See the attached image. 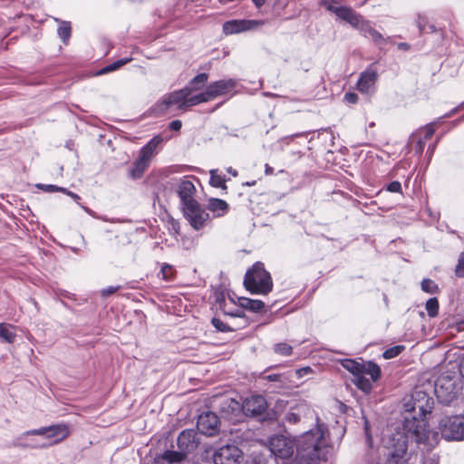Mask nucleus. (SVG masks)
I'll list each match as a JSON object with an SVG mask.
<instances>
[{
	"instance_id": "1",
	"label": "nucleus",
	"mask_w": 464,
	"mask_h": 464,
	"mask_svg": "<svg viewBox=\"0 0 464 464\" xmlns=\"http://www.w3.org/2000/svg\"><path fill=\"white\" fill-rule=\"evenodd\" d=\"M412 404L407 408V411L418 414L411 418L405 417L401 429L396 431L392 437V451L389 453L390 464H401L406 460L409 440L417 444H423L427 448H433L439 442V434L427 428L424 417L433 409V399L422 391H416L411 396ZM409 405L406 404V407Z\"/></svg>"
},
{
	"instance_id": "2",
	"label": "nucleus",
	"mask_w": 464,
	"mask_h": 464,
	"mask_svg": "<svg viewBox=\"0 0 464 464\" xmlns=\"http://www.w3.org/2000/svg\"><path fill=\"white\" fill-rule=\"evenodd\" d=\"M324 435L321 426L304 432L297 440L276 435L270 439L269 450L276 458L286 459L293 456L295 449L297 464H316L325 444Z\"/></svg>"
},
{
	"instance_id": "3",
	"label": "nucleus",
	"mask_w": 464,
	"mask_h": 464,
	"mask_svg": "<svg viewBox=\"0 0 464 464\" xmlns=\"http://www.w3.org/2000/svg\"><path fill=\"white\" fill-rule=\"evenodd\" d=\"M321 5L327 11L334 14L340 19L350 24L353 28L357 29L362 35L368 37V34L372 29L370 21L365 20L351 7L339 5L336 0H322Z\"/></svg>"
},
{
	"instance_id": "4",
	"label": "nucleus",
	"mask_w": 464,
	"mask_h": 464,
	"mask_svg": "<svg viewBox=\"0 0 464 464\" xmlns=\"http://www.w3.org/2000/svg\"><path fill=\"white\" fill-rule=\"evenodd\" d=\"M244 285L247 291L256 295H267L273 289L272 277L261 262L255 263L245 275Z\"/></svg>"
},
{
	"instance_id": "5",
	"label": "nucleus",
	"mask_w": 464,
	"mask_h": 464,
	"mask_svg": "<svg viewBox=\"0 0 464 464\" xmlns=\"http://www.w3.org/2000/svg\"><path fill=\"white\" fill-rule=\"evenodd\" d=\"M164 141L161 135L154 136L145 146H143L139 153L138 159L133 163L130 169V176L133 179L140 178L145 170L149 168L151 159L157 154V149Z\"/></svg>"
},
{
	"instance_id": "6",
	"label": "nucleus",
	"mask_w": 464,
	"mask_h": 464,
	"mask_svg": "<svg viewBox=\"0 0 464 464\" xmlns=\"http://www.w3.org/2000/svg\"><path fill=\"white\" fill-rule=\"evenodd\" d=\"M441 436L447 440H464V417L450 416L440 420L439 425Z\"/></svg>"
},
{
	"instance_id": "7",
	"label": "nucleus",
	"mask_w": 464,
	"mask_h": 464,
	"mask_svg": "<svg viewBox=\"0 0 464 464\" xmlns=\"http://www.w3.org/2000/svg\"><path fill=\"white\" fill-rule=\"evenodd\" d=\"M31 433H38V436H42L45 440L44 443H48L51 447L65 440L70 434V429L67 424L59 423L31 430Z\"/></svg>"
},
{
	"instance_id": "8",
	"label": "nucleus",
	"mask_w": 464,
	"mask_h": 464,
	"mask_svg": "<svg viewBox=\"0 0 464 464\" xmlns=\"http://www.w3.org/2000/svg\"><path fill=\"white\" fill-rule=\"evenodd\" d=\"M341 364L344 369L350 372L354 378L362 373H367L373 382H376L381 376L380 367L372 362H360L356 360L344 359L342 360Z\"/></svg>"
},
{
	"instance_id": "9",
	"label": "nucleus",
	"mask_w": 464,
	"mask_h": 464,
	"mask_svg": "<svg viewBox=\"0 0 464 464\" xmlns=\"http://www.w3.org/2000/svg\"><path fill=\"white\" fill-rule=\"evenodd\" d=\"M185 218L196 230L203 228L209 218L208 213L201 208L198 202L182 208Z\"/></svg>"
},
{
	"instance_id": "10",
	"label": "nucleus",
	"mask_w": 464,
	"mask_h": 464,
	"mask_svg": "<svg viewBox=\"0 0 464 464\" xmlns=\"http://www.w3.org/2000/svg\"><path fill=\"white\" fill-rule=\"evenodd\" d=\"M242 457V451L235 445H226L219 448L213 455L215 464H237Z\"/></svg>"
},
{
	"instance_id": "11",
	"label": "nucleus",
	"mask_w": 464,
	"mask_h": 464,
	"mask_svg": "<svg viewBox=\"0 0 464 464\" xmlns=\"http://www.w3.org/2000/svg\"><path fill=\"white\" fill-rule=\"evenodd\" d=\"M218 427L219 420L216 413L207 411L198 416L197 428L201 433L213 436L218 432Z\"/></svg>"
},
{
	"instance_id": "12",
	"label": "nucleus",
	"mask_w": 464,
	"mask_h": 464,
	"mask_svg": "<svg viewBox=\"0 0 464 464\" xmlns=\"http://www.w3.org/2000/svg\"><path fill=\"white\" fill-rule=\"evenodd\" d=\"M191 88L185 87L179 91L165 95L160 103V111H166L169 107L176 105L179 110H185L186 95H190Z\"/></svg>"
},
{
	"instance_id": "13",
	"label": "nucleus",
	"mask_w": 464,
	"mask_h": 464,
	"mask_svg": "<svg viewBox=\"0 0 464 464\" xmlns=\"http://www.w3.org/2000/svg\"><path fill=\"white\" fill-rule=\"evenodd\" d=\"M177 442L179 450H182L185 452V454L188 455L198 448L199 444V439L195 430L188 429L180 432Z\"/></svg>"
},
{
	"instance_id": "14",
	"label": "nucleus",
	"mask_w": 464,
	"mask_h": 464,
	"mask_svg": "<svg viewBox=\"0 0 464 464\" xmlns=\"http://www.w3.org/2000/svg\"><path fill=\"white\" fill-rule=\"evenodd\" d=\"M243 414L246 416H258L266 410V401L261 395L246 398L242 402Z\"/></svg>"
},
{
	"instance_id": "15",
	"label": "nucleus",
	"mask_w": 464,
	"mask_h": 464,
	"mask_svg": "<svg viewBox=\"0 0 464 464\" xmlns=\"http://www.w3.org/2000/svg\"><path fill=\"white\" fill-rule=\"evenodd\" d=\"M38 436V433H31L27 430L17 436L12 442V445L20 449H45L49 447L48 443H44L40 440L34 438Z\"/></svg>"
},
{
	"instance_id": "16",
	"label": "nucleus",
	"mask_w": 464,
	"mask_h": 464,
	"mask_svg": "<svg viewBox=\"0 0 464 464\" xmlns=\"http://www.w3.org/2000/svg\"><path fill=\"white\" fill-rule=\"evenodd\" d=\"M220 411L225 418L234 422L239 421L243 415L242 403L231 398L221 401Z\"/></svg>"
},
{
	"instance_id": "17",
	"label": "nucleus",
	"mask_w": 464,
	"mask_h": 464,
	"mask_svg": "<svg viewBox=\"0 0 464 464\" xmlns=\"http://www.w3.org/2000/svg\"><path fill=\"white\" fill-rule=\"evenodd\" d=\"M378 79L376 69L371 65L365 71L361 72L357 82V89L362 93H370L374 90L375 82Z\"/></svg>"
},
{
	"instance_id": "18",
	"label": "nucleus",
	"mask_w": 464,
	"mask_h": 464,
	"mask_svg": "<svg viewBox=\"0 0 464 464\" xmlns=\"http://www.w3.org/2000/svg\"><path fill=\"white\" fill-rule=\"evenodd\" d=\"M177 191L180 198L182 208L198 202L194 198L196 188L190 179H181L178 185Z\"/></svg>"
},
{
	"instance_id": "19",
	"label": "nucleus",
	"mask_w": 464,
	"mask_h": 464,
	"mask_svg": "<svg viewBox=\"0 0 464 464\" xmlns=\"http://www.w3.org/2000/svg\"><path fill=\"white\" fill-rule=\"evenodd\" d=\"M236 86L237 81L235 79H223L210 83L207 88V92L210 101H212L218 96L230 92Z\"/></svg>"
},
{
	"instance_id": "20",
	"label": "nucleus",
	"mask_w": 464,
	"mask_h": 464,
	"mask_svg": "<svg viewBox=\"0 0 464 464\" xmlns=\"http://www.w3.org/2000/svg\"><path fill=\"white\" fill-rule=\"evenodd\" d=\"M263 22L256 20H230L223 24V33L225 34H234L251 30Z\"/></svg>"
},
{
	"instance_id": "21",
	"label": "nucleus",
	"mask_w": 464,
	"mask_h": 464,
	"mask_svg": "<svg viewBox=\"0 0 464 464\" xmlns=\"http://www.w3.org/2000/svg\"><path fill=\"white\" fill-rule=\"evenodd\" d=\"M215 302L218 309L222 311L224 314L229 315L231 317H242L244 316V310L239 307H236L235 311H229L228 305L234 304V299L228 295L226 297V295L222 291H217L215 293Z\"/></svg>"
},
{
	"instance_id": "22",
	"label": "nucleus",
	"mask_w": 464,
	"mask_h": 464,
	"mask_svg": "<svg viewBox=\"0 0 464 464\" xmlns=\"http://www.w3.org/2000/svg\"><path fill=\"white\" fill-rule=\"evenodd\" d=\"M434 133V128L431 125L411 135L410 139L411 145L416 154L420 155L424 150L425 143Z\"/></svg>"
},
{
	"instance_id": "23",
	"label": "nucleus",
	"mask_w": 464,
	"mask_h": 464,
	"mask_svg": "<svg viewBox=\"0 0 464 464\" xmlns=\"http://www.w3.org/2000/svg\"><path fill=\"white\" fill-rule=\"evenodd\" d=\"M441 382H442V380H439L435 383L434 392H435V394H436L438 400L440 402H442L444 404H448L454 398L455 394L453 392V388H450L449 390L450 387H448L445 389L444 385L441 383Z\"/></svg>"
},
{
	"instance_id": "24",
	"label": "nucleus",
	"mask_w": 464,
	"mask_h": 464,
	"mask_svg": "<svg viewBox=\"0 0 464 464\" xmlns=\"http://www.w3.org/2000/svg\"><path fill=\"white\" fill-rule=\"evenodd\" d=\"M208 210L214 213L216 218L223 217L228 211V204L220 198H210L208 205Z\"/></svg>"
},
{
	"instance_id": "25",
	"label": "nucleus",
	"mask_w": 464,
	"mask_h": 464,
	"mask_svg": "<svg viewBox=\"0 0 464 464\" xmlns=\"http://www.w3.org/2000/svg\"><path fill=\"white\" fill-rule=\"evenodd\" d=\"M210 101V98L208 94V92L207 90L203 92H200L198 94H196V95H186V100H185V110L189 108V107H192V106H195V105H198L199 103H202V102H209Z\"/></svg>"
},
{
	"instance_id": "26",
	"label": "nucleus",
	"mask_w": 464,
	"mask_h": 464,
	"mask_svg": "<svg viewBox=\"0 0 464 464\" xmlns=\"http://www.w3.org/2000/svg\"><path fill=\"white\" fill-rule=\"evenodd\" d=\"M14 329V327L12 324L0 323V339L5 343H13L16 337Z\"/></svg>"
},
{
	"instance_id": "27",
	"label": "nucleus",
	"mask_w": 464,
	"mask_h": 464,
	"mask_svg": "<svg viewBox=\"0 0 464 464\" xmlns=\"http://www.w3.org/2000/svg\"><path fill=\"white\" fill-rule=\"evenodd\" d=\"M240 307L242 310L244 308L248 309L252 312H259L264 309L265 304L260 300H254L249 298H240Z\"/></svg>"
},
{
	"instance_id": "28",
	"label": "nucleus",
	"mask_w": 464,
	"mask_h": 464,
	"mask_svg": "<svg viewBox=\"0 0 464 464\" xmlns=\"http://www.w3.org/2000/svg\"><path fill=\"white\" fill-rule=\"evenodd\" d=\"M365 375H368L367 373H362L361 375L357 376L353 380V383L356 385L358 389L362 391L365 393H369L372 391V382H373L372 379L369 380L365 377Z\"/></svg>"
},
{
	"instance_id": "29",
	"label": "nucleus",
	"mask_w": 464,
	"mask_h": 464,
	"mask_svg": "<svg viewBox=\"0 0 464 464\" xmlns=\"http://www.w3.org/2000/svg\"><path fill=\"white\" fill-rule=\"evenodd\" d=\"M56 21L60 23L57 30L58 35L64 44H67L72 34L71 24L66 21H59L58 19Z\"/></svg>"
},
{
	"instance_id": "30",
	"label": "nucleus",
	"mask_w": 464,
	"mask_h": 464,
	"mask_svg": "<svg viewBox=\"0 0 464 464\" xmlns=\"http://www.w3.org/2000/svg\"><path fill=\"white\" fill-rule=\"evenodd\" d=\"M187 454L182 450H179L178 451L174 450H166L162 454V459L167 460L169 463L180 462L186 458Z\"/></svg>"
},
{
	"instance_id": "31",
	"label": "nucleus",
	"mask_w": 464,
	"mask_h": 464,
	"mask_svg": "<svg viewBox=\"0 0 464 464\" xmlns=\"http://www.w3.org/2000/svg\"><path fill=\"white\" fill-rule=\"evenodd\" d=\"M210 173V185L215 188H226V179L223 175L218 174V169H211Z\"/></svg>"
},
{
	"instance_id": "32",
	"label": "nucleus",
	"mask_w": 464,
	"mask_h": 464,
	"mask_svg": "<svg viewBox=\"0 0 464 464\" xmlns=\"http://www.w3.org/2000/svg\"><path fill=\"white\" fill-rule=\"evenodd\" d=\"M426 310L430 317H435L439 313V301L436 297L430 298L426 302Z\"/></svg>"
},
{
	"instance_id": "33",
	"label": "nucleus",
	"mask_w": 464,
	"mask_h": 464,
	"mask_svg": "<svg viewBox=\"0 0 464 464\" xmlns=\"http://www.w3.org/2000/svg\"><path fill=\"white\" fill-rule=\"evenodd\" d=\"M208 79V75L206 72L196 75L189 82V88L192 90H198L199 85H204Z\"/></svg>"
},
{
	"instance_id": "34",
	"label": "nucleus",
	"mask_w": 464,
	"mask_h": 464,
	"mask_svg": "<svg viewBox=\"0 0 464 464\" xmlns=\"http://www.w3.org/2000/svg\"><path fill=\"white\" fill-rule=\"evenodd\" d=\"M274 351L282 356H289L292 353L293 348L286 343H279L274 346Z\"/></svg>"
},
{
	"instance_id": "35",
	"label": "nucleus",
	"mask_w": 464,
	"mask_h": 464,
	"mask_svg": "<svg viewBox=\"0 0 464 464\" xmlns=\"http://www.w3.org/2000/svg\"><path fill=\"white\" fill-rule=\"evenodd\" d=\"M130 61V59H129V58L118 60V61L105 66L104 68H102L101 70L100 73H107V72L115 71V70L119 69L120 67H121L122 65L126 64Z\"/></svg>"
},
{
	"instance_id": "36",
	"label": "nucleus",
	"mask_w": 464,
	"mask_h": 464,
	"mask_svg": "<svg viewBox=\"0 0 464 464\" xmlns=\"http://www.w3.org/2000/svg\"><path fill=\"white\" fill-rule=\"evenodd\" d=\"M421 289L429 294H435L438 291V285L431 279H423L421 282Z\"/></svg>"
},
{
	"instance_id": "37",
	"label": "nucleus",
	"mask_w": 464,
	"mask_h": 464,
	"mask_svg": "<svg viewBox=\"0 0 464 464\" xmlns=\"http://www.w3.org/2000/svg\"><path fill=\"white\" fill-rule=\"evenodd\" d=\"M160 274L164 280L170 281L174 276V268L172 266L165 263L161 266Z\"/></svg>"
},
{
	"instance_id": "38",
	"label": "nucleus",
	"mask_w": 464,
	"mask_h": 464,
	"mask_svg": "<svg viewBox=\"0 0 464 464\" xmlns=\"http://www.w3.org/2000/svg\"><path fill=\"white\" fill-rule=\"evenodd\" d=\"M403 349H404V347L402 345H396L394 347L389 348L386 351H384L382 356L385 359L395 358L396 356H398L401 353V351Z\"/></svg>"
},
{
	"instance_id": "39",
	"label": "nucleus",
	"mask_w": 464,
	"mask_h": 464,
	"mask_svg": "<svg viewBox=\"0 0 464 464\" xmlns=\"http://www.w3.org/2000/svg\"><path fill=\"white\" fill-rule=\"evenodd\" d=\"M212 325L219 332H228L230 331V327L223 323L219 318L214 317L211 320Z\"/></svg>"
},
{
	"instance_id": "40",
	"label": "nucleus",
	"mask_w": 464,
	"mask_h": 464,
	"mask_svg": "<svg viewBox=\"0 0 464 464\" xmlns=\"http://www.w3.org/2000/svg\"><path fill=\"white\" fill-rule=\"evenodd\" d=\"M455 274L459 277L464 276V252H462L458 260V264L456 266Z\"/></svg>"
},
{
	"instance_id": "41",
	"label": "nucleus",
	"mask_w": 464,
	"mask_h": 464,
	"mask_svg": "<svg viewBox=\"0 0 464 464\" xmlns=\"http://www.w3.org/2000/svg\"><path fill=\"white\" fill-rule=\"evenodd\" d=\"M368 37L371 38L375 44H381L382 42H385V39L383 38L382 34L376 31L374 28H372L370 33L368 34Z\"/></svg>"
},
{
	"instance_id": "42",
	"label": "nucleus",
	"mask_w": 464,
	"mask_h": 464,
	"mask_svg": "<svg viewBox=\"0 0 464 464\" xmlns=\"http://www.w3.org/2000/svg\"><path fill=\"white\" fill-rule=\"evenodd\" d=\"M416 24L420 32L422 33L425 30L426 25L428 24V17L425 14H419L416 20Z\"/></svg>"
},
{
	"instance_id": "43",
	"label": "nucleus",
	"mask_w": 464,
	"mask_h": 464,
	"mask_svg": "<svg viewBox=\"0 0 464 464\" xmlns=\"http://www.w3.org/2000/svg\"><path fill=\"white\" fill-rule=\"evenodd\" d=\"M387 190L393 193L401 192V185L399 181H392L388 184Z\"/></svg>"
},
{
	"instance_id": "44",
	"label": "nucleus",
	"mask_w": 464,
	"mask_h": 464,
	"mask_svg": "<svg viewBox=\"0 0 464 464\" xmlns=\"http://www.w3.org/2000/svg\"><path fill=\"white\" fill-rule=\"evenodd\" d=\"M120 289V286H108L101 291L102 296H109Z\"/></svg>"
},
{
	"instance_id": "45",
	"label": "nucleus",
	"mask_w": 464,
	"mask_h": 464,
	"mask_svg": "<svg viewBox=\"0 0 464 464\" xmlns=\"http://www.w3.org/2000/svg\"><path fill=\"white\" fill-rule=\"evenodd\" d=\"M36 187L45 192H54L58 190V186L55 185L37 184Z\"/></svg>"
},
{
	"instance_id": "46",
	"label": "nucleus",
	"mask_w": 464,
	"mask_h": 464,
	"mask_svg": "<svg viewBox=\"0 0 464 464\" xmlns=\"http://www.w3.org/2000/svg\"><path fill=\"white\" fill-rule=\"evenodd\" d=\"M285 420L290 423H296L300 418L296 413L289 412L285 415Z\"/></svg>"
},
{
	"instance_id": "47",
	"label": "nucleus",
	"mask_w": 464,
	"mask_h": 464,
	"mask_svg": "<svg viewBox=\"0 0 464 464\" xmlns=\"http://www.w3.org/2000/svg\"><path fill=\"white\" fill-rule=\"evenodd\" d=\"M344 100L349 103H355L358 100V96L353 92H347L344 95Z\"/></svg>"
},
{
	"instance_id": "48",
	"label": "nucleus",
	"mask_w": 464,
	"mask_h": 464,
	"mask_svg": "<svg viewBox=\"0 0 464 464\" xmlns=\"http://www.w3.org/2000/svg\"><path fill=\"white\" fill-rule=\"evenodd\" d=\"M264 379L269 382H281L282 381V375L274 373V374H268L264 376Z\"/></svg>"
},
{
	"instance_id": "49",
	"label": "nucleus",
	"mask_w": 464,
	"mask_h": 464,
	"mask_svg": "<svg viewBox=\"0 0 464 464\" xmlns=\"http://www.w3.org/2000/svg\"><path fill=\"white\" fill-rule=\"evenodd\" d=\"M182 127V122L179 120H175V121H172L170 123H169V129L171 130H179Z\"/></svg>"
},
{
	"instance_id": "50",
	"label": "nucleus",
	"mask_w": 464,
	"mask_h": 464,
	"mask_svg": "<svg viewBox=\"0 0 464 464\" xmlns=\"http://www.w3.org/2000/svg\"><path fill=\"white\" fill-rule=\"evenodd\" d=\"M398 48L400 50L408 51L410 50V44L407 43H400L398 44Z\"/></svg>"
},
{
	"instance_id": "51",
	"label": "nucleus",
	"mask_w": 464,
	"mask_h": 464,
	"mask_svg": "<svg viewBox=\"0 0 464 464\" xmlns=\"http://www.w3.org/2000/svg\"><path fill=\"white\" fill-rule=\"evenodd\" d=\"M302 135H303L302 133H296V134H293V135H290V136L284 137L282 140H285L286 142H289L294 138L299 137V136H302Z\"/></svg>"
},
{
	"instance_id": "52",
	"label": "nucleus",
	"mask_w": 464,
	"mask_h": 464,
	"mask_svg": "<svg viewBox=\"0 0 464 464\" xmlns=\"http://www.w3.org/2000/svg\"><path fill=\"white\" fill-rule=\"evenodd\" d=\"M227 171L234 177H237L238 174L237 171L234 169L232 167L227 168Z\"/></svg>"
},
{
	"instance_id": "53",
	"label": "nucleus",
	"mask_w": 464,
	"mask_h": 464,
	"mask_svg": "<svg viewBox=\"0 0 464 464\" xmlns=\"http://www.w3.org/2000/svg\"><path fill=\"white\" fill-rule=\"evenodd\" d=\"M68 196L71 197L73 200H75L76 202H78V200L80 199V197L79 195L75 194L74 192H71V193H68Z\"/></svg>"
},
{
	"instance_id": "54",
	"label": "nucleus",
	"mask_w": 464,
	"mask_h": 464,
	"mask_svg": "<svg viewBox=\"0 0 464 464\" xmlns=\"http://www.w3.org/2000/svg\"><path fill=\"white\" fill-rule=\"evenodd\" d=\"M253 3L257 6V7H260L261 5H263L266 2V0H252Z\"/></svg>"
},
{
	"instance_id": "55",
	"label": "nucleus",
	"mask_w": 464,
	"mask_h": 464,
	"mask_svg": "<svg viewBox=\"0 0 464 464\" xmlns=\"http://www.w3.org/2000/svg\"><path fill=\"white\" fill-rule=\"evenodd\" d=\"M310 371H311V369H310L309 367H307V368L300 369L297 372H298V374H299L300 376H302V375H303V374H302L303 372H304V373H306V372H310Z\"/></svg>"
},
{
	"instance_id": "56",
	"label": "nucleus",
	"mask_w": 464,
	"mask_h": 464,
	"mask_svg": "<svg viewBox=\"0 0 464 464\" xmlns=\"http://www.w3.org/2000/svg\"><path fill=\"white\" fill-rule=\"evenodd\" d=\"M57 191L63 192V194H66L67 196H68V193L72 192L71 190H68L67 188H62V187H58Z\"/></svg>"
},
{
	"instance_id": "57",
	"label": "nucleus",
	"mask_w": 464,
	"mask_h": 464,
	"mask_svg": "<svg viewBox=\"0 0 464 464\" xmlns=\"http://www.w3.org/2000/svg\"><path fill=\"white\" fill-rule=\"evenodd\" d=\"M78 204L81 206V208H82L86 213H88L89 215H92V211L90 208H87V207H85V206H82L79 202H78Z\"/></svg>"
},
{
	"instance_id": "58",
	"label": "nucleus",
	"mask_w": 464,
	"mask_h": 464,
	"mask_svg": "<svg viewBox=\"0 0 464 464\" xmlns=\"http://www.w3.org/2000/svg\"><path fill=\"white\" fill-rule=\"evenodd\" d=\"M434 148L435 144L428 148L427 153L430 154V156H431V154L433 153Z\"/></svg>"
},
{
	"instance_id": "59",
	"label": "nucleus",
	"mask_w": 464,
	"mask_h": 464,
	"mask_svg": "<svg viewBox=\"0 0 464 464\" xmlns=\"http://www.w3.org/2000/svg\"><path fill=\"white\" fill-rule=\"evenodd\" d=\"M460 373L464 377V359L462 360L460 363Z\"/></svg>"
},
{
	"instance_id": "60",
	"label": "nucleus",
	"mask_w": 464,
	"mask_h": 464,
	"mask_svg": "<svg viewBox=\"0 0 464 464\" xmlns=\"http://www.w3.org/2000/svg\"><path fill=\"white\" fill-rule=\"evenodd\" d=\"M238 307L235 303L233 304L228 305L229 311H235V308Z\"/></svg>"
},
{
	"instance_id": "61",
	"label": "nucleus",
	"mask_w": 464,
	"mask_h": 464,
	"mask_svg": "<svg viewBox=\"0 0 464 464\" xmlns=\"http://www.w3.org/2000/svg\"><path fill=\"white\" fill-rule=\"evenodd\" d=\"M272 171H273V169H272V168H270V167L266 164V173H272Z\"/></svg>"
},
{
	"instance_id": "62",
	"label": "nucleus",
	"mask_w": 464,
	"mask_h": 464,
	"mask_svg": "<svg viewBox=\"0 0 464 464\" xmlns=\"http://www.w3.org/2000/svg\"><path fill=\"white\" fill-rule=\"evenodd\" d=\"M455 111V110H453L450 113H449L448 115H446V117H450V115Z\"/></svg>"
},
{
	"instance_id": "63",
	"label": "nucleus",
	"mask_w": 464,
	"mask_h": 464,
	"mask_svg": "<svg viewBox=\"0 0 464 464\" xmlns=\"http://www.w3.org/2000/svg\"><path fill=\"white\" fill-rule=\"evenodd\" d=\"M248 186H251V185H254L255 184V181L254 182H247L246 183Z\"/></svg>"
},
{
	"instance_id": "64",
	"label": "nucleus",
	"mask_w": 464,
	"mask_h": 464,
	"mask_svg": "<svg viewBox=\"0 0 464 464\" xmlns=\"http://www.w3.org/2000/svg\"><path fill=\"white\" fill-rule=\"evenodd\" d=\"M430 28L431 31H434V26L433 25H430Z\"/></svg>"
}]
</instances>
